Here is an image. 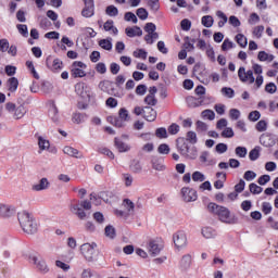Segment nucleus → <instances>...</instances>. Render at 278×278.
<instances>
[{"label":"nucleus","mask_w":278,"mask_h":278,"mask_svg":"<svg viewBox=\"0 0 278 278\" xmlns=\"http://www.w3.org/2000/svg\"><path fill=\"white\" fill-rule=\"evenodd\" d=\"M208 212L218 216V219L226 225H238V217L236 215L231 216V211L226 206H220L214 202L208 203Z\"/></svg>","instance_id":"1"},{"label":"nucleus","mask_w":278,"mask_h":278,"mask_svg":"<svg viewBox=\"0 0 278 278\" xmlns=\"http://www.w3.org/2000/svg\"><path fill=\"white\" fill-rule=\"evenodd\" d=\"M17 220L25 233L34 236L38 231V224L31 214L23 211L17 214Z\"/></svg>","instance_id":"2"},{"label":"nucleus","mask_w":278,"mask_h":278,"mask_svg":"<svg viewBox=\"0 0 278 278\" xmlns=\"http://www.w3.org/2000/svg\"><path fill=\"white\" fill-rule=\"evenodd\" d=\"M75 92L83 101H90L91 89L86 83H77L75 85Z\"/></svg>","instance_id":"3"},{"label":"nucleus","mask_w":278,"mask_h":278,"mask_svg":"<svg viewBox=\"0 0 278 278\" xmlns=\"http://www.w3.org/2000/svg\"><path fill=\"white\" fill-rule=\"evenodd\" d=\"M188 108H201L202 105H208L210 104V98L208 97H194L189 96L186 98Z\"/></svg>","instance_id":"4"},{"label":"nucleus","mask_w":278,"mask_h":278,"mask_svg":"<svg viewBox=\"0 0 278 278\" xmlns=\"http://www.w3.org/2000/svg\"><path fill=\"white\" fill-rule=\"evenodd\" d=\"M178 151L181 155H184V157H189V160H197V147H192L190 149V146L184 142L178 144Z\"/></svg>","instance_id":"5"},{"label":"nucleus","mask_w":278,"mask_h":278,"mask_svg":"<svg viewBox=\"0 0 278 278\" xmlns=\"http://www.w3.org/2000/svg\"><path fill=\"white\" fill-rule=\"evenodd\" d=\"M94 247H97L96 243H84L80 245V253L87 262H92L94 260Z\"/></svg>","instance_id":"6"},{"label":"nucleus","mask_w":278,"mask_h":278,"mask_svg":"<svg viewBox=\"0 0 278 278\" xmlns=\"http://www.w3.org/2000/svg\"><path fill=\"white\" fill-rule=\"evenodd\" d=\"M238 77L243 84H247V81H249V84H255V76H253V72L251 70L247 72V68L240 67L238 70Z\"/></svg>","instance_id":"7"},{"label":"nucleus","mask_w":278,"mask_h":278,"mask_svg":"<svg viewBox=\"0 0 278 278\" xmlns=\"http://www.w3.org/2000/svg\"><path fill=\"white\" fill-rule=\"evenodd\" d=\"M46 64L47 67L52 71V73H60V71H62V68H64V62H62V60H60L59 58L53 59L52 63H51V56H48L46 59Z\"/></svg>","instance_id":"8"},{"label":"nucleus","mask_w":278,"mask_h":278,"mask_svg":"<svg viewBox=\"0 0 278 278\" xmlns=\"http://www.w3.org/2000/svg\"><path fill=\"white\" fill-rule=\"evenodd\" d=\"M84 9L81 10V16L84 18H92L94 16V0H83Z\"/></svg>","instance_id":"9"},{"label":"nucleus","mask_w":278,"mask_h":278,"mask_svg":"<svg viewBox=\"0 0 278 278\" xmlns=\"http://www.w3.org/2000/svg\"><path fill=\"white\" fill-rule=\"evenodd\" d=\"M174 244L176 249H184L186 244H188V238L186 237V232L178 231L173 236Z\"/></svg>","instance_id":"10"},{"label":"nucleus","mask_w":278,"mask_h":278,"mask_svg":"<svg viewBox=\"0 0 278 278\" xmlns=\"http://www.w3.org/2000/svg\"><path fill=\"white\" fill-rule=\"evenodd\" d=\"M181 194H182V199H184V201H186V203H191L192 201H197V199H198L197 190L190 189L188 187H184L181 189Z\"/></svg>","instance_id":"11"},{"label":"nucleus","mask_w":278,"mask_h":278,"mask_svg":"<svg viewBox=\"0 0 278 278\" xmlns=\"http://www.w3.org/2000/svg\"><path fill=\"white\" fill-rule=\"evenodd\" d=\"M29 260H31V262L35 264L36 268L42 273L43 275H46V273L49 271V266H47V262L43 261L42 257H38V256H30Z\"/></svg>","instance_id":"12"},{"label":"nucleus","mask_w":278,"mask_h":278,"mask_svg":"<svg viewBox=\"0 0 278 278\" xmlns=\"http://www.w3.org/2000/svg\"><path fill=\"white\" fill-rule=\"evenodd\" d=\"M148 251L153 257H155V255H160V253L162 252V245L160 244V241L151 239L148 242Z\"/></svg>","instance_id":"13"},{"label":"nucleus","mask_w":278,"mask_h":278,"mask_svg":"<svg viewBox=\"0 0 278 278\" xmlns=\"http://www.w3.org/2000/svg\"><path fill=\"white\" fill-rule=\"evenodd\" d=\"M70 212L72 214H75L79 220H86L88 218V214H86V211L79 205V204H71L70 205Z\"/></svg>","instance_id":"14"},{"label":"nucleus","mask_w":278,"mask_h":278,"mask_svg":"<svg viewBox=\"0 0 278 278\" xmlns=\"http://www.w3.org/2000/svg\"><path fill=\"white\" fill-rule=\"evenodd\" d=\"M260 142L263 147L266 148L275 147V144H277V141H275V138H273L270 134L261 135Z\"/></svg>","instance_id":"15"},{"label":"nucleus","mask_w":278,"mask_h":278,"mask_svg":"<svg viewBox=\"0 0 278 278\" xmlns=\"http://www.w3.org/2000/svg\"><path fill=\"white\" fill-rule=\"evenodd\" d=\"M143 117L148 121V123H153L155 118H157V111L151 106H144Z\"/></svg>","instance_id":"16"},{"label":"nucleus","mask_w":278,"mask_h":278,"mask_svg":"<svg viewBox=\"0 0 278 278\" xmlns=\"http://www.w3.org/2000/svg\"><path fill=\"white\" fill-rule=\"evenodd\" d=\"M114 144L119 153H127V151H131V147L123 141V139L115 137Z\"/></svg>","instance_id":"17"},{"label":"nucleus","mask_w":278,"mask_h":278,"mask_svg":"<svg viewBox=\"0 0 278 278\" xmlns=\"http://www.w3.org/2000/svg\"><path fill=\"white\" fill-rule=\"evenodd\" d=\"M14 212V207L5 204H0V216H2V218H10V216H13Z\"/></svg>","instance_id":"18"},{"label":"nucleus","mask_w":278,"mask_h":278,"mask_svg":"<svg viewBox=\"0 0 278 278\" xmlns=\"http://www.w3.org/2000/svg\"><path fill=\"white\" fill-rule=\"evenodd\" d=\"M125 34L128 36V38H136V36L140 37L142 36V28L139 26L127 27L125 29Z\"/></svg>","instance_id":"19"},{"label":"nucleus","mask_w":278,"mask_h":278,"mask_svg":"<svg viewBox=\"0 0 278 278\" xmlns=\"http://www.w3.org/2000/svg\"><path fill=\"white\" fill-rule=\"evenodd\" d=\"M63 153H65V155H70V157H76V159H81V152H79V150L71 147V146H66L63 148Z\"/></svg>","instance_id":"20"},{"label":"nucleus","mask_w":278,"mask_h":278,"mask_svg":"<svg viewBox=\"0 0 278 278\" xmlns=\"http://www.w3.org/2000/svg\"><path fill=\"white\" fill-rule=\"evenodd\" d=\"M192 264V256L190 254H186L180 260V268L181 270H188Z\"/></svg>","instance_id":"21"},{"label":"nucleus","mask_w":278,"mask_h":278,"mask_svg":"<svg viewBox=\"0 0 278 278\" xmlns=\"http://www.w3.org/2000/svg\"><path fill=\"white\" fill-rule=\"evenodd\" d=\"M151 164L154 170H166V165H164V160L162 159H152Z\"/></svg>","instance_id":"22"},{"label":"nucleus","mask_w":278,"mask_h":278,"mask_svg":"<svg viewBox=\"0 0 278 278\" xmlns=\"http://www.w3.org/2000/svg\"><path fill=\"white\" fill-rule=\"evenodd\" d=\"M86 118H88V115L86 113H73L72 121L76 125H81V123H86Z\"/></svg>","instance_id":"23"},{"label":"nucleus","mask_w":278,"mask_h":278,"mask_svg":"<svg viewBox=\"0 0 278 278\" xmlns=\"http://www.w3.org/2000/svg\"><path fill=\"white\" fill-rule=\"evenodd\" d=\"M47 188H49V180L47 178H41L39 184L33 186V190H35V192L47 190Z\"/></svg>","instance_id":"24"},{"label":"nucleus","mask_w":278,"mask_h":278,"mask_svg":"<svg viewBox=\"0 0 278 278\" xmlns=\"http://www.w3.org/2000/svg\"><path fill=\"white\" fill-rule=\"evenodd\" d=\"M108 123H110L114 127H118V128L125 127V122L118 116H109Z\"/></svg>","instance_id":"25"},{"label":"nucleus","mask_w":278,"mask_h":278,"mask_svg":"<svg viewBox=\"0 0 278 278\" xmlns=\"http://www.w3.org/2000/svg\"><path fill=\"white\" fill-rule=\"evenodd\" d=\"M8 90L9 92H16L18 90V78L11 77L8 79Z\"/></svg>","instance_id":"26"},{"label":"nucleus","mask_w":278,"mask_h":278,"mask_svg":"<svg viewBox=\"0 0 278 278\" xmlns=\"http://www.w3.org/2000/svg\"><path fill=\"white\" fill-rule=\"evenodd\" d=\"M129 168H130L131 173H135L137 175H139V173H142V164L138 160H132L130 162Z\"/></svg>","instance_id":"27"},{"label":"nucleus","mask_w":278,"mask_h":278,"mask_svg":"<svg viewBox=\"0 0 278 278\" xmlns=\"http://www.w3.org/2000/svg\"><path fill=\"white\" fill-rule=\"evenodd\" d=\"M25 114H27V109L25 108V104H21L20 106L15 108L14 118H16V121L23 118Z\"/></svg>","instance_id":"28"},{"label":"nucleus","mask_w":278,"mask_h":278,"mask_svg":"<svg viewBox=\"0 0 278 278\" xmlns=\"http://www.w3.org/2000/svg\"><path fill=\"white\" fill-rule=\"evenodd\" d=\"M202 236L210 240V238H216V231L212 227H204L202 228Z\"/></svg>","instance_id":"29"},{"label":"nucleus","mask_w":278,"mask_h":278,"mask_svg":"<svg viewBox=\"0 0 278 278\" xmlns=\"http://www.w3.org/2000/svg\"><path fill=\"white\" fill-rule=\"evenodd\" d=\"M201 23L203 27H212L214 25V17L212 15H204L201 18Z\"/></svg>","instance_id":"30"},{"label":"nucleus","mask_w":278,"mask_h":278,"mask_svg":"<svg viewBox=\"0 0 278 278\" xmlns=\"http://www.w3.org/2000/svg\"><path fill=\"white\" fill-rule=\"evenodd\" d=\"M99 47H101V49H104V51H112V38L101 39L99 41Z\"/></svg>","instance_id":"31"},{"label":"nucleus","mask_w":278,"mask_h":278,"mask_svg":"<svg viewBox=\"0 0 278 278\" xmlns=\"http://www.w3.org/2000/svg\"><path fill=\"white\" fill-rule=\"evenodd\" d=\"M104 233L106 238H110L111 240L116 238V229L112 225H109L104 228Z\"/></svg>","instance_id":"32"},{"label":"nucleus","mask_w":278,"mask_h":278,"mask_svg":"<svg viewBox=\"0 0 278 278\" xmlns=\"http://www.w3.org/2000/svg\"><path fill=\"white\" fill-rule=\"evenodd\" d=\"M38 146L41 151H46V149H49L51 147V143L49 140L42 138V136H38Z\"/></svg>","instance_id":"33"},{"label":"nucleus","mask_w":278,"mask_h":278,"mask_svg":"<svg viewBox=\"0 0 278 278\" xmlns=\"http://www.w3.org/2000/svg\"><path fill=\"white\" fill-rule=\"evenodd\" d=\"M236 40H237V43L239 45V47H241L242 49L247 48V45H249V40L242 34H238L236 36Z\"/></svg>","instance_id":"34"},{"label":"nucleus","mask_w":278,"mask_h":278,"mask_svg":"<svg viewBox=\"0 0 278 278\" xmlns=\"http://www.w3.org/2000/svg\"><path fill=\"white\" fill-rule=\"evenodd\" d=\"M71 73H72V77H74V78L86 77V72L84 71V68L72 67Z\"/></svg>","instance_id":"35"},{"label":"nucleus","mask_w":278,"mask_h":278,"mask_svg":"<svg viewBox=\"0 0 278 278\" xmlns=\"http://www.w3.org/2000/svg\"><path fill=\"white\" fill-rule=\"evenodd\" d=\"M216 16L220 18V21L218 22V27H225V24L227 23V21H229L227 15L223 11H217Z\"/></svg>","instance_id":"36"},{"label":"nucleus","mask_w":278,"mask_h":278,"mask_svg":"<svg viewBox=\"0 0 278 278\" xmlns=\"http://www.w3.org/2000/svg\"><path fill=\"white\" fill-rule=\"evenodd\" d=\"M249 188H250L251 194H262V192H264V188L257 186V184L255 182H251L249 185Z\"/></svg>","instance_id":"37"},{"label":"nucleus","mask_w":278,"mask_h":278,"mask_svg":"<svg viewBox=\"0 0 278 278\" xmlns=\"http://www.w3.org/2000/svg\"><path fill=\"white\" fill-rule=\"evenodd\" d=\"M136 14L140 18V21H147L149 18V11H147V9L144 8L137 9Z\"/></svg>","instance_id":"38"},{"label":"nucleus","mask_w":278,"mask_h":278,"mask_svg":"<svg viewBox=\"0 0 278 278\" xmlns=\"http://www.w3.org/2000/svg\"><path fill=\"white\" fill-rule=\"evenodd\" d=\"M143 101H144L146 105H149V108H153V106L157 105V99L155 98V96L148 94Z\"/></svg>","instance_id":"39"},{"label":"nucleus","mask_w":278,"mask_h":278,"mask_svg":"<svg viewBox=\"0 0 278 278\" xmlns=\"http://www.w3.org/2000/svg\"><path fill=\"white\" fill-rule=\"evenodd\" d=\"M113 194L110 191H101L98 194V198L104 201V203H110V199H112Z\"/></svg>","instance_id":"40"},{"label":"nucleus","mask_w":278,"mask_h":278,"mask_svg":"<svg viewBox=\"0 0 278 278\" xmlns=\"http://www.w3.org/2000/svg\"><path fill=\"white\" fill-rule=\"evenodd\" d=\"M124 21H126L127 23H138V17L136 16V14H134V12H126L124 15Z\"/></svg>","instance_id":"41"},{"label":"nucleus","mask_w":278,"mask_h":278,"mask_svg":"<svg viewBox=\"0 0 278 278\" xmlns=\"http://www.w3.org/2000/svg\"><path fill=\"white\" fill-rule=\"evenodd\" d=\"M81 278H101V276L91 269H84Z\"/></svg>","instance_id":"42"},{"label":"nucleus","mask_w":278,"mask_h":278,"mask_svg":"<svg viewBox=\"0 0 278 278\" xmlns=\"http://www.w3.org/2000/svg\"><path fill=\"white\" fill-rule=\"evenodd\" d=\"M132 55L139 60H147L148 52L144 49H137L132 52Z\"/></svg>","instance_id":"43"},{"label":"nucleus","mask_w":278,"mask_h":278,"mask_svg":"<svg viewBox=\"0 0 278 278\" xmlns=\"http://www.w3.org/2000/svg\"><path fill=\"white\" fill-rule=\"evenodd\" d=\"M123 205H124L125 210H127V212H129V213H131V212H134V210H136V204H134V202L129 199H124Z\"/></svg>","instance_id":"44"},{"label":"nucleus","mask_w":278,"mask_h":278,"mask_svg":"<svg viewBox=\"0 0 278 278\" xmlns=\"http://www.w3.org/2000/svg\"><path fill=\"white\" fill-rule=\"evenodd\" d=\"M249 159L251 160V162H255V161L260 160V148L258 147H256L250 151Z\"/></svg>","instance_id":"45"},{"label":"nucleus","mask_w":278,"mask_h":278,"mask_svg":"<svg viewBox=\"0 0 278 278\" xmlns=\"http://www.w3.org/2000/svg\"><path fill=\"white\" fill-rule=\"evenodd\" d=\"M16 28H17L18 33L21 34V36H23L24 38H27V36H29V30L27 28V25L17 24Z\"/></svg>","instance_id":"46"},{"label":"nucleus","mask_w":278,"mask_h":278,"mask_svg":"<svg viewBox=\"0 0 278 278\" xmlns=\"http://www.w3.org/2000/svg\"><path fill=\"white\" fill-rule=\"evenodd\" d=\"M222 92L225 97H228V99H233L236 97V91L231 89V87H223Z\"/></svg>","instance_id":"47"},{"label":"nucleus","mask_w":278,"mask_h":278,"mask_svg":"<svg viewBox=\"0 0 278 278\" xmlns=\"http://www.w3.org/2000/svg\"><path fill=\"white\" fill-rule=\"evenodd\" d=\"M49 116L53 121V123H58V106L55 104H52L49 110Z\"/></svg>","instance_id":"48"},{"label":"nucleus","mask_w":278,"mask_h":278,"mask_svg":"<svg viewBox=\"0 0 278 278\" xmlns=\"http://www.w3.org/2000/svg\"><path fill=\"white\" fill-rule=\"evenodd\" d=\"M26 66L30 71V73L35 77V79H40V75H38V72H36V67L34 66V62L27 61Z\"/></svg>","instance_id":"49"},{"label":"nucleus","mask_w":278,"mask_h":278,"mask_svg":"<svg viewBox=\"0 0 278 278\" xmlns=\"http://www.w3.org/2000/svg\"><path fill=\"white\" fill-rule=\"evenodd\" d=\"M105 13L108 14V16H118V8L111 4L106 7Z\"/></svg>","instance_id":"50"},{"label":"nucleus","mask_w":278,"mask_h":278,"mask_svg":"<svg viewBox=\"0 0 278 278\" xmlns=\"http://www.w3.org/2000/svg\"><path fill=\"white\" fill-rule=\"evenodd\" d=\"M235 153L237 157H247L248 150L245 147L239 146L235 149Z\"/></svg>","instance_id":"51"},{"label":"nucleus","mask_w":278,"mask_h":278,"mask_svg":"<svg viewBox=\"0 0 278 278\" xmlns=\"http://www.w3.org/2000/svg\"><path fill=\"white\" fill-rule=\"evenodd\" d=\"M155 136L156 138H160L162 140L164 138H168V131L166 130V128L161 127L155 130Z\"/></svg>","instance_id":"52"},{"label":"nucleus","mask_w":278,"mask_h":278,"mask_svg":"<svg viewBox=\"0 0 278 278\" xmlns=\"http://www.w3.org/2000/svg\"><path fill=\"white\" fill-rule=\"evenodd\" d=\"M255 129H256V131H261V132L266 131V129H268V123H266V121H264V119H261L255 125Z\"/></svg>","instance_id":"53"},{"label":"nucleus","mask_w":278,"mask_h":278,"mask_svg":"<svg viewBox=\"0 0 278 278\" xmlns=\"http://www.w3.org/2000/svg\"><path fill=\"white\" fill-rule=\"evenodd\" d=\"M117 117L127 123L129 121V111L125 108L121 109Z\"/></svg>","instance_id":"54"},{"label":"nucleus","mask_w":278,"mask_h":278,"mask_svg":"<svg viewBox=\"0 0 278 278\" xmlns=\"http://www.w3.org/2000/svg\"><path fill=\"white\" fill-rule=\"evenodd\" d=\"M157 151L161 155H168V153H170V147L166 143H162L159 146Z\"/></svg>","instance_id":"55"},{"label":"nucleus","mask_w":278,"mask_h":278,"mask_svg":"<svg viewBox=\"0 0 278 278\" xmlns=\"http://www.w3.org/2000/svg\"><path fill=\"white\" fill-rule=\"evenodd\" d=\"M262 212L265 214V216H268L270 212H273V204L270 202H263L262 203Z\"/></svg>","instance_id":"56"},{"label":"nucleus","mask_w":278,"mask_h":278,"mask_svg":"<svg viewBox=\"0 0 278 278\" xmlns=\"http://www.w3.org/2000/svg\"><path fill=\"white\" fill-rule=\"evenodd\" d=\"M248 118L252 123H256L258 118H262V113H260V111H252L249 113Z\"/></svg>","instance_id":"57"},{"label":"nucleus","mask_w":278,"mask_h":278,"mask_svg":"<svg viewBox=\"0 0 278 278\" xmlns=\"http://www.w3.org/2000/svg\"><path fill=\"white\" fill-rule=\"evenodd\" d=\"M245 186H247V182L243 179H240L239 182L235 186V192L237 194L244 192Z\"/></svg>","instance_id":"58"},{"label":"nucleus","mask_w":278,"mask_h":278,"mask_svg":"<svg viewBox=\"0 0 278 278\" xmlns=\"http://www.w3.org/2000/svg\"><path fill=\"white\" fill-rule=\"evenodd\" d=\"M179 125L173 123L172 125L168 126L167 131L168 134H170V136H177V134H179Z\"/></svg>","instance_id":"59"},{"label":"nucleus","mask_w":278,"mask_h":278,"mask_svg":"<svg viewBox=\"0 0 278 278\" xmlns=\"http://www.w3.org/2000/svg\"><path fill=\"white\" fill-rule=\"evenodd\" d=\"M180 27L182 31H190V28L192 27V22L190 20L185 18L180 22Z\"/></svg>","instance_id":"60"},{"label":"nucleus","mask_w":278,"mask_h":278,"mask_svg":"<svg viewBox=\"0 0 278 278\" xmlns=\"http://www.w3.org/2000/svg\"><path fill=\"white\" fill-rule=\"evenodd\" d=\"M236 43H233L229 38H226L222 45V51H227L228 49H233Z\"/></svg>","instance_id":"61"},{"label":"nucleus","mask_w":278,"mask_h":278,"mask_svg":"<svg viewBox=\"0 0 278 278\" xmlns=\"http://www.w3.org/2000/svg\"><path fill=\"white\" fill-rule=\"evenodd\" d=\"M255 177H257V174L253 170H247L243 175V179H245V181H253Z\"/></svg>","instance_id":"62"},{"label":"nucleus","mask_w":278,"mask_h":278,"mask_svg":"<svg viewBox=\"0 0 278 278\" xmlns=\"http://www.w3.org/2000/svg\"><path fill=\"white\" fill-rule=\"evenodd\" d=\"M187 140H188L191 144H197V142H198L197 132H194V131H188V132H187Z\"/></svg>","instance_id":"63"},{"label":"nucleus","mask_w":278,"mask_h":278,"mask_svg":"<svg viewBox=\"0 0 278 278\" xmlns=\"http://www.w3.org/2000/svg\"><path fill=\"white\" fill-rule=\"evenodd\" d=\"M193 181H205V175L201 172H194L192 174Z\"/></svg>","instance_id":"64"}]
</instances>
